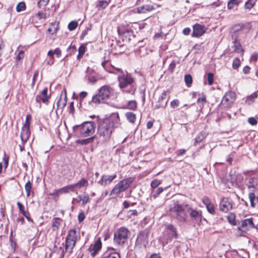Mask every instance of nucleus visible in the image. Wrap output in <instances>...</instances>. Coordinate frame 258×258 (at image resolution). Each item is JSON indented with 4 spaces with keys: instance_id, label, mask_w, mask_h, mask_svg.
Here are the masks:
<instances>
[{
    "instance_id": "nucleus-32",
    "label": "nucleus",
    "mask_w": 258,
    "mask_h": 258,
    "mask_svg": "<svg viewBox=\"0 0 258 258\" xmlns=\"http://www.w3.org/2000/svg\"><path fill=\"white\" fill-rule=\"evenodd\" d=\"M249 199L250 201L251 206L252 208H254L255 204V201H256L257 204V208H258V197L256 198V199L255 198V195L254 192H249Z\"/></svg>"
},
{
    "instance_id": "nucleus-51",
    "label": "nucleus",
    "mask_w": 258,
    "mask_h": 258,
    "mask_svg": "<svg viewBox=\"0 0 258 258\" xmlns=\"http://www.w3.org/2000/svg\"><path fill=\"white\" fill-rule=\"evenodd\" d=\"M208 84L211 85L213 83L214 75L211 73H209L207 74Z\"/></svg>"
},
{
    "instance_id": "nucleus-20",
    "label": "nucleus",
    "mask_w": 258,
    "mask_h": 258,
    "mask_svg": "<svg viewBox=\"0 0 258 258\" xmlns=\"http://www.w3.org/2000/svg\"><path fill=\"white\" fill-rule=\"evenodd\" d=\"M30 128H28V125H27L26 126H23L20 137L23 144L27 142L30 137Z\"/></svg>"
},
{
    "instance_id": "nucleus-22",
    "label": "nucleus",
    "mask_w": 258,
    "mask_h": 258,
    "mask_svg": "<svg viewBox=\"0 0 258 258\" xmlns=\"http://www.w3.org/2000/svg\"><path fill=\"white\" fill-rule=\"evenodd\" d=\"M154 9V6L150 5H143L137 8V12L139 14H145L151 12Z\"/></svg>"
},
{
    "instance_id": "nucleus-35",
    "label": "nucleus",
    "mask_w": 258,
    "mask_h": 258,
    "mask_svg": "<svg viewBox=\"0 0 258 258\" xmlns=\"http://www.w3.org/2000/svg\"><path fill=\"white\" fill-rule=\"evenodd\" d=\"M109 4V2L107 1H99L98 4L96 6V7L98 10L104 9L107 7Z\"/></svg>"
},
{
    "instance_id": "nucleus-40",
    "label": "nucleus",
    "mask_w": 258,
    "mask_h": 258,
    "mask_svg": "<svg viewBox=\"0 0 258 258\" xmlns=\"http://www.w3.org/2000/svg\"><path fill=\"white\" fill-rule=\"evenodd\" d=\"M167 188L168 187H165L164 188L162 187H158L155 191H153V195L152 196L154 199H156L163 191L164 189H167Z\"/></svg>"
},
{
    "instance_id": "nucleus-63",
    "label": "nucleus",
    "mask_w": 258,
    "mask_h": 258,
    "mask_svg": "<svg viewBox=\"0 0 258 258\" xmlns=\"http://www.w3.org/2000/svg\"><path fill=\"white\" fill-rule=\"evenodd\" d=\"M257 58H258V53H256V52L254 53L251 57V59L254 61H256L257 60Z\"/></svg>"
},
{
    "instance_id": "nucleus-50",
    "label": "nucleus",
    "mask_w": 258,
    "mask_h": 258,
    "mask_svg": "<svg viewBox=\"0 0 258 258\" xmlns=\"http://www.w3.org/2000/svg\"><path fill=\"white\" fill-rule=\"evenodd\" d=\"M94 137H92L91 138L82 140L80 141V143L82 145H86L87 144L92 143L94 140Z\"/></svg>"
},
{
    "instance_id": "nucleus-5",
    "label": "nucleus",
    "mask_w": 258,
    "mask_h": 258,
    "mask_svg": "<svg viewBox=\"0 0 258 258\" xmlns=\"http://www.w3.org/2000/svg\"><path fill=\"white\" fill-rule=\"evenodd\" d=\"M163 235V244H167L173 239H176L178 237L176 227L170 223L164 224V230L162 233Z\"/></svg>"
},
{
    "instance_id": "nucleus-47",
    "label": "nucleus",
    "mask_w": 258,
    "mask_h": 258,
    "mask_svg": "<svg viewBox=\"0 0 258 258\" xmlns=\"http://www.w3.org/2000/svg\"><path fill=\"white\" fill-rule=\"evenodd\" d=\"M78 23L76 21L71 22L68 25V28L70 30L72 31L76 29Z\"/></svg>"
},
{
    "instance_id": "nucleus-38",
    "label": "nucleus",
    "mask_w": 258,
    "mask_h": 258,
    "mask_svg": "<svg viewBox=\"0 0 258 258\" xmlns=\"http://www.w3.org/2000/svg\"><path fill=\"white\" fill-rule=\"evenodd\" d=\"M62 194L68 193L70 191H74L73 186L72 184L68 185L62 188H60Z\"/></svg>"
},
{
    "instance_id": "nucleus-62",
    "label": "nucleus",
    "mask_w": 258,
    "mask_h": 258,
    "mask_svg": "<svg viewBox=\"0 0 258 258\" xmlns=\"http://www.w3.org/2000/svg\"><path fill=\"white\" fill-rule=\"evenodd\" d=\"M253 248L257 251L256 254H258V240H255L253 241Z\"/></svg>"
},
{
    "instance_id": "nucleus-37",
    "label": "nucleus",
    "mask_w": 258,
    "mask_h": 258,
    "mask_svg": "<svg viewBox=\"0 0 258 258\" xmlns=\"http://www.w3.org/2000/svg\"><path fill=\"white\" fill-rule=\"evenodd\" d=\"M62 194L68 193L70 191H74L73 186L72 184L68 185L62 188H60Z\"/></svg>"
},
{
    "instance_id": "nucleus-61",
    "label": "nucleus",
    "mask_w": 258,
    "mask_h": 258,
    "mask_svg": "<svg viewBox=\"0 0 258 258\" xmlns=\"http://www.w3.org/2000/svg\"><path fill=\"white\" fill-rule=\"evenodd\" d=\"M54 54H56L57 57H59L61 54L60 49L58 48H56L53 51Z\"/></svg>"
},
{
    "instance_id": "nucleus-27",
    "label": "nucleus",
    "mask_w": 258,
    "mask_h": 258,
    "mask_svg": "<svg viewBox=\"0 0 258 258\" xmlns=\"http://www.w3.org/2000/svg\"><path fill=\"white\" fill-rule=\"evenodd\" d=\"M190 216L200 222L202 220V211H190Z\"/></svg>"
},
{
    "instance_id": "nucleus-48",
    "label": "nucleus",
    "mask_w": 258,
    "mask_h": 258,
    "mask_svg": "<svg viewBox=\"0 0 258 258\" xmlns=\"http://www.w3.org/2000/svg\"><path fill=\"white\" fill-rule=\"evenodd\" d=\"M98 79L99 78L96 76H90L88 77V82L92 84L96 83Z\"/></svg>"
},
{
    "instance_id": "nucleus-45",
    "label": "nucleus",
    "mask_w": 258,
    "mask_h": 258,
    "mask_svg": "<svg viewBox=\"0 0 258 258\" xmlns=\"http://www.w3.org/2000/svg\"><path fill=\"white\" fill-rule=\"evenodd\" d=\"M205 138V136L202 133H200L199 134L197 135L196 138H195V143H201Z\"/></svg>"
},
{
    "instance_id": "nucleus-53",
    "label": "nucleus",
    "mask_w": 258,
    "mask_h": 258,
    "mask_svg": "<svg viewBox=\"0 0 258 258\" xmlns=\"http://www.w3.org/2000/svg\"><path fill=\"white\" fill-rule=\"evenodd\" d=\"M22 214L29 221H32V219L30 217L29 211H20Z\"/></svg>"
},
{
    "instance_id": "nucleus-56",
    "label": "nucleus",
    "mask_w": 258,
    "mask_h": 258,
    "mask_svg": "<svg viewBox=\"0 0 258 258\" xmlns=\"http://www.w3.org/2000/svg\"><path fill=\"white\" fill-rule=\"evenodd\" d=\"M85 218V214L83 212H80L78 215V221L79 223H81Z\"/></svg>"
},
{
    "instance_id": "nucleus-36",
    "label": "nucleus",
    "mask_w": 258,
    "mask_h": 258,
    "mask_svg": "<svg viewBox=\"0 0 258 258\" xmlns=\"http://www.w3.org/2000/svg\"><path fill=\"white\" fill-rule=\"evenodd\" d=\"M255 2L256 0H248L245 3V9L250 10L254 6Z\"/></svg>"
},
{
    "instance_id": "nucleus-33",
    "label": "nucleus",
    "mask_w": 258,
    "mask_h": 258,
    "mask_svg": "<svg viewBox=\"0 0 258 258\" xmlns=\"http://www.w3.org/2000/svg\"><path fill=\"white\" fill-rule=\"evenodd\" d=\"M203 202L206 206L207 210H214V207L211 204L210 199L207 197H204Z\"/></svg>"
},
{
    "instance_id": "nucleus-23",
    "label": "nucleus",
    "mask_w": 258,
    "mask_h": 258,
    "mask_svg": "<svg viewBox=\"0 0 258 258\" xmlns=\"http://www.w3.org/2000/svg\"><path fill=\"white\" fill-rule=\"evenodd\" d=\"M166 93L165 92H163L161 95L159 97L158 104H156L155 107L156 108H159L161 107H165L167 104V101L166 100Z\"/></svg>"
},
{
    "instance_id": "nucleus-11",
    "label": "nucleus",
    "mask_w": 258,
    "mask_h": 258,
    "mask_svg": "<svg viewBox=\"0 0 258 258\" xmlns=\"http://www.w3.org/2000/svg\"><path fill=\"white\" fill-rule=\"evenodd\" d=\"M235 98L236 94L234 92L232 91L228 92L222 98L221 105L224 108H228L233 104Z\"/></svg>"
},
{
    "instance_id": "nucleus-9",
    "label": "nucleus",
    "mask_w": 258,
    "mask_h": 258,
    "mask_svg": "<svg viewBox=\"0 0 258 258\" xmlns=\"http://www.w3.org/2000/svg\"><path fill=\"white\" fill-rule=\"evenodd\" d=\"M76 230L71 229L66 238L65 251H67L69 248L72 250L75 246L76 241Z\"/></svg>"
},
{
    "instance_id": "nucleus-28",
    "label": "nucleus",
    "mask_w": 258,
    "mask_h": 258,
    "mask_svg": "<svg viewBox=\"0 0 258 258\" xmlns=\"http://www.w3.org/2000/svg\"><path fill=\"white\" fill-rule=\"evenodd\" d=\"M236 216L235 214L231 213L227 216V219L228 222L232 225L236 226L237 225V222L235 220Z\"/></svg>"
},
{
    "instance_id": "nucleus-25",
    "label": "nucleus",
    "mask_w": 258,
    "mask_h": 258,
    "mask_svg": "<svg viewBox=\"0 0 258 258\" xmlns=\"http://www.w3.org/2000/svg\"><path fill=\"white\" fill-rule=\"evenodd\" d=\"M67 104V95L62 97L61 96L56 103L57 109L63 108Z\"/></svg>"
},
{
    "instance_id": "nucleus-15",
    "label": "nucleus",
    "mask_w": 258,
    "mask_h": 258,
    "mask_svg": "<svg viewBox=\"0 0 258 258\" xmlns=\"http://www.w3.org/2000/svg\"><path fill=\"white\" fill-rule=\"evenodd\" d=\"M47 88H45L36 96V101L38 103H40V101H42L43 103H46L49 98V96L47 95Z\"/></svg>"
},
{
    "instance_id": "nucleus-46",
    "label": "nucleus",
    "mask_w": 258,
    "mask_h": 258,
    "mask_svg": "<svg viewBox=\"0 0 258 258\" xmlns=\"http://www.w3.org/2000/svg\"><path fill=\"white\" fill-rule=\"evenodd\" d=\"M62 191L60 188L54 189L53 191L49 194V195L54 196V197H58L60 195H62Z\"/></svg>"
},
{
    "instance_id": "nucleus-1",
    "label": "nucleus",
    "mask_w": 258,
    "mask_h": 258,
    "mask_svg": "<svg viewBox=\"0 0 258 258\" xmlns=\"http://www.w3.org/2000/svg\"><path fill=\"white\" fill-rule=\"evenodd\" d=\"M113 128V123L106 118L100 121L98 126V134L101 142H107L111 137Z\"/></svg>"
},
{
    "instance_id": "nucleus-52",
    "label": "nucleus",
    "mask_w": 258,
    "mask_h": 258,
    "mask_svg": "<svg viewBox=\"0 0 258 258\" xmlns=\"http://www.w3.org/2000/svg\"><path fill=\"white\" fill-rule=\"evenodd\" d=\"M179 105V101L178 99H174L170 102V106L172 108L177 107Z\"/></svg>"
},
{
    "instance_id": "nucleus-34",
    "label": "nucleus",
    "mask_w": 258,
    "mask_h": 258,
    "mask_svg": "<svg viewBox=\"0 0 258 258\" xmlns=\"http://www.w3.org/2000/svg\"><path fill=\"white\" fill-rule=\"evenodd\" d=\"M125 117L128 121L131 123H135L136 120V116L135 114L132 112H126L125 113Z\"/></svg>"
},
{
    "instance_id": "nucleus-18",
    "label": "nucleus",
    "mask_w": 258,
    "mask_h": 258,
    "mask_svg": "<svg viewBox=\"0 0 258 258\" xmlns=\"http://www.w3.org/2000/svg\"><path fill=\"white\" fill-rule=\"evenodd\" d=\"M220 206L221 210H230L233 208L232 200L227 198H223L220 202Z\"/></svg>"
},
{
    "instance_id": "nucleus-29",
    "label": "nucleus",
    "mask_w": 258,
    "mask_h": 258,
    "mask_svg": "<svg viewBox=\"0 0 258 258\" xmlns=\"http://www.w3.org/2000/svg\"><path fill=\"white\" fill-rule=\"evenodd\" d=\"M242 3V0H230L228 2L227 7L228 9H233L235 6H238Z\"/></svg>"
},
{
    "instance_id": "nucleus-57",
    "label": "nucleus",
    "mask_w": 258,
    "mask_h": 258,
    "mask_svg": "<svg viewBox=\"0 0 258 258\" xmlns=\"http://www.w3.org/2000/svg\"><path fill=\"white\" fill-rule=\"evenodd\" d=\"M49 0H39L38 5L39 6H46L49 3Z\"/></svg>"
},
{
    "instance_id": "nucleus-8",
    "label": "nucleus",
    "mask_w": 258,
    "mask_h": 258,
    "mask_svg": "<svg viewBox=\"0 0 258 258\" xmlns=\"http://www.w3.org/2000/svg\"><path fill=\"white\" fill-rule=\"evenodd\" d=\"M130 234L129 230L125 227H120L114 233V242L117 245H123Z\"/></svg>"
},
{
    "instance_id": "nucleus-12",
    "label": "nucleus",
    "mask_w": 258,
    "mask_h": 258,
    "mask_svg": "<svg viewBox=\"0 0 258 258\" xmlns=\"http://www.w3.org/2000/svg\"><path fill=\"white\" fill-rule=\"evenodd\" d=\"M116 177V173L111 175L103 174L102 175L101 179L98 181V183L102 186H106L109 185Z\"/></svg>"
},
{
    "instance_id": "nucleus-26",
    "label": "nucleus",
    "mask_w": 258,
    "mask_h": 258,
    "mask_svg": "<svg viewBox=\"0 0 258 258\" xmlns=\"http://www.w3.org/2000/svg\"><path fill=\"white\" fill-rule=\"evenodd\" d=\"M60 221H62V220L60 218L56 217L52 219L51 227L53 231L58 230L60 225Z\"/></svg>"
},
{
    "instance_id": "nucleus-31",
    "label": "nucleus",
    "mask_w": 258,
    "mask_h": 258,
    "mask_svg": "<svg viewBox=\"0 0 258 258\" xmlns=\"http://www.w3.org/2000/svg\"><path fill=\"white\" fill-rule=\"evenodd\" d=\"M233 39L234 40V51L238 53L242 52L243 51V49L240 43L237 41V38H234Z\"/></svg>"
},
{
    "instance_id": "nucleus-41",
    "label": "nucleus",
    "mask_w": 258,
    "mask_h": 258,
    "mask_svg": "<svg viewBox=\"0 0 258 258\" xmlns=\"http://www.w3.org/2000/svg\"><path fill=\"white\" fill-rule=\"evenodd\" d=\"M184 81L187 87H190L192 82V79L190 75H186L184 76Z\"/></svg>"
},
{
    "instance_id": "nucleus-58",
    "label": "nucleus",
    "mask_w": 258,
    "mask_h": 258,
    "mask_svg": "<svg viewBox=\"0 0 258 258\" xmlns=\"http://www.w3.org/2000/svg\"><path fill=\"white\" fill-rule=\"evenodd\" d=\"M79 201H82L83 204H86L89 200V198L86 196H84L83 198L81 196H79Z\"/></svg>"
},
{
    "instance_id": "nucleus-17",
    "label": "nucleus",
    "mask_w": 258,
    "mask_h": 258,
    "mask_svg": "<svg viewBox=\"0 0 258 258\" xmlns=\"http://www.w3.org/2000/svg\"><path fill=\"white\" fill-rule=\"evenodd\" d=\"M205 32L204 28L203 26L196 24L193 26V31L192 36L195 37H200L203 35Z\"/></svg>"
},
{
    "instance_id": "nucleus-42",
    "label": "nucleus",
    "mask_w": 258,
    "mask_h": 258,
    "mask_svg": "<svg viewBox=\"0 0 258 258\" xmlns=\"http://www.w3.org/2000/svg\"><path fill=\"white\" fill-rule=\"evenodd\" d=\"M25 189L27 192V196L30 195V192L32 189V183L29 181L25 185Z\"/></svg>"
},
{
    "instance_id": "nucleus-55",
    "label": "nucleus",
    "mask_w": 258,
    "mask_h": 258,
    "mask_svg": "<svg viewBox=\"0 0 258 258\" xmlns=\"http://www.w3.org/2000/svg\"><path fill=\"white\" fill-rule=\"evenodd\" d=\"M176 67V63H175V62L174 61H172L171 63L170 64L169 66V68H168V70L171 72V73H172L175 69Z\"/></svg>"
},
{
    "instance_id": "nucleus-24",
    "label": "nucleus",
    "mask_w": 258,
    "mask_h": 258,
    "mask_svg": "<svg viewBox=\"0 0 258 258\" xmlns=\"http://www.w3.org/2000/svg\"><path fill=\"white\" fill-rule=\"evenodd\" d=\"M73 186V189L75 190V188L81 189L84 187H87L88 185V181L84 178L81 179L80 181L75 184H72Z\"/></svg>"
},
{
    "instance_id": "nucleus-6",
    "label": "nucleus",
    "mask_w": 258,
    "mask_h": 258,
    "mask_svg": "<svg viewBox=\"0 0 258 258\" xmlns=\"http://www.w3.org/2000/svg\"><path fill=\"white\" fill-rule=\"evenodd\" d=\"M76 131H78L80 134L84 137L91 136L95 132V123L93 121H87L81 125H76L74 127Z\"/></svg>"
},
{
    "instance_id": "nucleus-4",
    "label": "nucleus",
    "mask_w": 258,
    "mask_h": 258,
    "mask_svg": "<svg viewBox=\"0 0 258 258\" xmlns=\"http://www.w3.org/2000/svg\"><path fill=\"white\" fill-rule=\"evenodd\" d=\"M110 95V88L106 85L102 86L97 93L92 96L90 103H93L96 105L105 103L109 99Z\"/></svg>"
},
{
    "instance_id": "nucleus-60",
    "label": "nucleus",
    "mask_w": 258,
    "mask_h": 258,
    "mask_svg": "<svg viewBox=\"0 0 258 258\" xmlns=\"http://www.w3.org/2000/svg\"><path fill=\"white\" fill-rule=\"evenodd\" d=\"M87 92L85 91H82L80 94V102L82 101L83 99H84L87 95Z\"/></svg>"
},
{
    "instance_id": "nucleus-64",
    "label": "nucleus",
    "mask_w": 258,
    "mask_h": 258,
    "mask_svg": "<svg viewBox=\"0 0 258 258\" xmlns=\"http://www.w3.org/2000/svg\"><path fill=\"white\" fill-rule=\"evenodd\" d=\"M149 258H161L159 253H153L152 254Z\"/></svg>"
},
{
    "instance_id": "nucleus-30",
    "label": "nucleus",
    "mask_w": 258,
    "mask_h": 258,
    "mask_svg": "<svg viewBox=\"0 0 258 258\" xmlns=\"http://www.w3.org/2000/svg\"><path fill=\"white\" fill-rule=\"evenodd\" d=\"M170 210H184L183 207L177 201H172Z\"/></svg>"
},
{
    "instance_id": "nucleus-13",
    "label": "nucleus",
    "mask_w": 258,
    "mask_h": 258,
    "mask_svg": "<svg viewBox=\"0 0 258 258\" xmlns=\"http://www.w3.org/2000/svg\"><path fill=\"white\" fill-rule=\"evenodd\" d=\"M245 184L247 188L251 190L250 192H254L258 185V178L256 177H249L245 179Z\"/></svg>"
},
{
    "instance_id": "nucleus-54",
    "label": "nucleus",
    "mask_w": 258,
    "mask_h": 258,
    "mask_svg": "<svg viewBox=\"0 0 258 258\" xmlns=\"http://www.w3.org/2000/svg\"><path fill=\"white\" fill-rule=\"evenodd\" d=\"M248 122L252 125H256L257 123L256 119L253 117H249L248 119Z\"/></svg>"
},
{
    "instance_id": "nucleus-14",
    "label": "nucleus",
    "mask_w": 258,
    "mask_h": 258,
    "mask_svg": "<svg viewBox=\"0 0 258 258\" xmlns=\"http://www.w3.org/2000/svg\"><path fill=\"white\" fill-rule=\"evenodd\" d=\"M102 247V243L101 240L97 239L94 244H91L89 248L88 251L91 253L92 257H94L101 249Z\"/></svg>"
},
{
    "instance_id": "nucleus-7",
    "label": "nucleus",
    "mask_w": 258,
    "mask_h": 258,
    "mask_svg": "<svg viewBox=\"0 0 258 258\" xmlns=\"http://www.w3.org/2000/svg\"><path fill=\"white\" fill-rule=\"evenodd\" d=\"M255 223L258 224V217H257L245 219L241 221V222H238L237 229L242 233H246L251 228H255L258 230V227L255 225Z\"/></svg>"
},
{
    "instance_id": "nucleus-39",
    "label": "nucleus",
    "mask_w": 258,
    "mask_h": 258,
    "mask_svg": "<svg viewBox=\"0 0 258 258\" xmlns=\"http://www.w3.org/2000/svg\"><path fill=\"white\" fill-rule=\"evenodd\" d=\"M137 102L135 100L129 101L127 103V108L131 110H135L137 108Z\"/></svg>"
},
{
    "instance_id": "nucleus-59",
    "label": "nucleus",
    "mask_w": 258,
    "mask_h": 258,
    "mask_svg": "<svg viewBox=\"0 0 258 258\" xmlns=\"http://www.w3.org/2000/svg\"><path fill=\"white\" fill-rule=\"evenodd\" d=\"M24 57V52L22 50L20 51L16 56V60H20Z\"/></svg>"
},
{
    "instance_id": "nucleus-10",
    "label": "nucleus",
    "mask_w": 258,
    "mask_h": 258,
    "mask_svg": "<svg viewBox=\"0 0 258 258\" xmlns=\"http://www.w3.org/2000/svg\"><path fill=\"white\" fill-rule=\"evenodd\" d=\"M150 229L146 228L141 230L137 235L136 243L139 245H146L148 243V237L150 234Z\"/></svg>"
},
{
    "instance_id": "nucleus-21",
    "label": "nucleus",
    "mask_w": 258,
    "mask_h": 258,
    "mask_svg": "<svg viewBox=\"0 0 258 258\" xmlns=\"http://www.w3.org/2000/svg\"><path fill=\"white\" fill-rule=\"evenodd\" d=\"M243 24H238L233 25L231 28L232 30V38H237L238 37V33L241 32L243 28Z\"/></svg>"
},
{
    "instance_id": "nucleus-3",
    "label": "nucleus",
    "mask_w": 258,
    "mask_h": 258,
    "mask_svg": "<svg viewBox=\"0 0 258 258\" xmlns=\"http://www.w3.org/2000/svg\"><path fill=\"white\" fill-rule=\"evenodd\" d=\"M119 86L123 92L134 94L136 88L134 85L133 78L127 75H122L118 77Z\"/></svg>"
},
{
    "instance_id": "nucleus-44",
    "label": "nucleus",
    "mask_w": 258,
    "mask_h": 258,
    "mask_svg": "<svg viewBox=\"0 0 258 258\" xmlns=\"http://www.w3.org/2000/svg\"><path fill=\"white\" fill-rule=\"evenodd\" d=\"M162 182V181L157 179H155L152 181L151 183V186L153 188H155L158 187Z\"/></svg>"
},
{
    "instance_id": "nucleus-16",
    "label": "nucleus",
    "mask_w": 258,
    "mask_h": 258,
    "mask_svg": "<svg viewBox=\"0 0 258 258\" xmlns=\"http://www.w3.org/2000/svg\"><path fill=\"white\" fill-rule=\"evenodd\" d=\"M172 213H171L173 216L176 217V218L179 221L184 222L186 220L187 216L186 213V211H170Z\"/></svg>"
},
{
    "instance_id": "nucleus-19",
    "label": "nucleus",
    "mask_w": 258,
    "mask_h": 258,
    "mask_svg": "<svg viewBox=\"0 0 258 258\" xmlns=\"http://www.w3.org/2000/svg\"><path fill=\"white\" fill-rule=\"evenodd\" d=\"M113 248H109L102 255L101 258H120L119 253L114 251Z\"/></svg>"
},
{
    "instance_id": "nucleus-43",
    "label": "nucleus",
    "mask_w": 258,
    "mask_h": 258,
    "mask_svg": "<svg viewBox=\"0 0 258 258\" xmlns=\"http://www.w3.org/2000/svg\"><path fill=\"white\" fill-rule=\"evenodd\" d=\"M26 9V5L24 2H20L16 7V11L18 12L24 11Z\"/></svg>"
},
{
    "instance_id": "nucleus-2",
    "label": "nucleus",
    "mask_w": 258,
    "mask_h": 258,
    "mask_svg": "<svg viewBox=\"0 0 258 258\" xmlns=\"http://www.w3.org/2000/svg\"><path fill=\"white\" fill-rule=\"evenodd\" d=\"M134 180V178L130 177L120 181L111 190L109 196L111 198L122 197V193L129 187L133 182Z\"/></svg>"
},
{
    "instance_id": "nucleus-49",
    "label": "nucleus",
    "mask_w": 258,
    "mask_h": 258,
    "mask_svg": "<svg viewBox=\"0 0 258 258\" xmlns=\"http://www.w3.org/2000/svg\"><path fill=\"white\" fill-rule=\"evenodd\" d=\"M240 65V59L236 58H235L232 63V67L234 69H238Z\"/></svg>"
}]
</instances>
